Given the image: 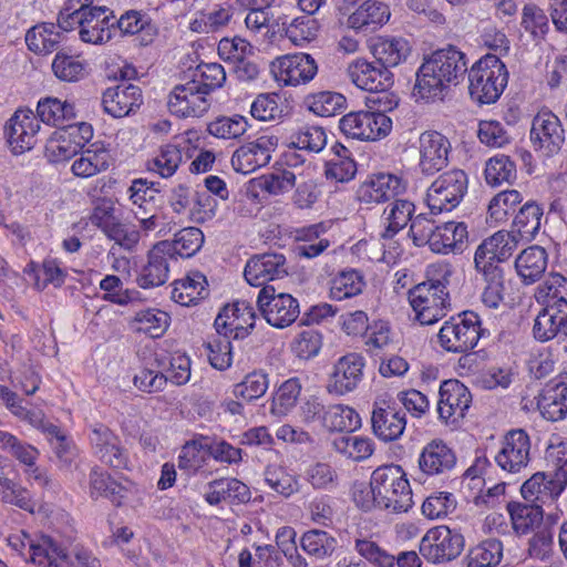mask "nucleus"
Segmentation results:
<instances>
[{
    "mask_svg": "<svg viewBox=\"0 0 567 567\" xmlns=\"http://www.w3.org/2000/svg\"><path fill=\"white\" fill-rule=\"evenodd\" d=\"M467 235L464 223L446 221L436 226L429 247L435 254H460L465 248Z\"/></svg>",
    "mask_w": 567,
    "mask_h": 567,
    "instance_id": "33",
    "label": "nucleus"
},
{
    "mask_svg": "<svg viewBox=\"0 0 567 567\" xmlns=\"http://www.w3.org/2000/svg\"><path fill=\"white\" fill-rule=\"evenodd\" d=\"M336 452L353 461H363L374 452V442L365 436L341 435L332 441Z\"/></svg>",
    "mask_w": 567,
    "mask_h": 567,
    "instance_id": "56",
    "label": "nucleus"
},
{
    "mask_svg": "<svg viewBox=\"0 0 567 567\" xmlns=\"http://www.w3.org/2000/svg\"><path fill=\"white\" fill-rule=\"evenodd\" d=\"M484 174L488 185L511 184L516 179V165L509 156L496 155L486 162Z\"/></svg>",
    "mask_w": 567,
    "mask_h": 567,
    "instance_id": "61",
    "label": "nucleus"
},
{
    "mask_svg": "<svg viewBox=\"0 0 567 567\" xmlns=\"http://www.w3.org/2000/svg\"><path fill=\"white\" fill-rule=\"evenodd\" d=\"M530 440L522 429L511 430L504 436L501 450L494 456L496 464L508 474H517L529 463Z\"/></svg>",
    "mask_w": 567,
    "mask_h": 567,
    "instance_id": "21",
    "label": "nucleus"
},
{
    "mask_svg": "<svg viewBox=\"0 0 567 567\" xmlns=\"http://www.w3.org/2000/svg\"><path fill=\"white\" fill-rule=\"evenodd\" d=\"M503 558V543L486 539L468 549L462 560L464 567H496Z\"/></svg>",
    "mask_w": 567,
    "mask_h": 567,
    "instance_id": "45",
    "label": "nucleus"
},
{
    "mask_svg": "<svg viewBox=\"0 0 567 567\" xmlns=\"http://www.w3.org/2000/svg\"><path fill=\"white\" fill-rule=\"evenodd\" d=\"M468 187V178L462 169L441 174L429 187L426 203L432 215L451 212L460 205Z\"/></svg>",
    "mask_w": 567,
    "mask_h": 567,
    "instance_id": "8",
    "label": "nucleus"
},
{
    "mask_svg": "<svg viewBox=\"0 0 567 567\" xmlns=\"http://www.w3.org/2000/svg\"><path fill=\"white\" fill-rule=\"evenodd\" d=\"M40 122L59 126L65 121L75 117V109L72 103L55 97H47L39 101L37 114Z\"/></svg>",
    "mask_w": 567,
    "mask_h": 567,
    "instance_id": "53",
    "label": "nucleus"
},
{
    "mask_svg": "<svg viewBox=\"0 0 567 567\" xmlns=\"http://www.w3.org/2000/svg\"><path fill=\"white\" fill-rule=\"evenodd\" d=\"M54 75L64 82H78L84 78L86 64L79 56L58 52L52 62Z\"/></svg>",
    "mask_w": 567,
    "mask_h": 567,
    "instance_id": "64",
    "label": "nucleus"
},
{
    "mask_svg": "<svg viewBox=\"0 0 567 567\" xmlns=\"http://www.w3.org/2000/svg\"><path fill=\"white\" fill-rule=\"evenodd\" d=\"M113 163L110 150L102 142H95L89 148L81 152L71 167L72 173L78 177H92L109 169Z\"/></svg>",
    "mask_w": 567,
    "mask_h": 567,
    "instance_id": "36",
    "label": "nucleus"
},
{
    "mask_svg": "<svg viewBox=\"0 0 567 567\" xmlns=\"http://www.w3.org/2000/svg\"><path fill=\"white\" fill-rule=\"evenodd\" d=\"M300 546L303 551L316 559L330 557L338 546V540L322 529H310L302 534Z\"/></svg>",
    "mask_w": 567,
    "mask_h": 567,
    "instance_id": "52",
    "label": "nucleus"
},
{
    "mask_svg": "<svg viewBox=\"0 0 567 567\" xmlns=\"http://www.w3.org/2000/svg\"><path fill=\"white\" fill-rule=\"evenodd\" d=\"M254 307L245 301H236L233 305L225 306L215 319L214 327L218 334H233L234 338H243L247 333V328L241 323H247L250 329L255 324Z\"/></svg>",
    "mask_w": 567,
    "mask_h": 567,
    "instance_id": "31",
    "label": "nucleus"
},
{
    "mask_svg": "<svg viewBox=\"0 0 567 567\" xmlns=\"http://www.w3.org/2000/svg\"><path fill=\"white\" fill-rule=\"evenodd\" d=\"M450 141L436 131H427L420 135L419 167L424 175H434L443 169L449 162Z\"/></svg>",
    "mask_w": 567,
    "mask_h": 567,
    "instance_id": "25",
    "label": "nucleus"
},
{
    "mask_svg": "<svg viewBox=\"0 0 567 567\" xmlns=\"http://www.w3.org/2000/svg\"><path fill=\"white\" fill-rule=\"evenodd\" d=\"M40 127V121L32 110H17L3 128L11 152L14 155H20L33 148Z\"/></svg>",
    "mask_w": 567,
    "mask_h": 567,
    "instance_id": "14",
    "label": "nucleus"
},
{
    "mask_svg": "<svg viewBox=\"0 0 567 567\" xmlns=\"http://www.w3.org/2000/svg\"><path fill=\"white\" fill-rule=\"evenodd\" d=\"M372 486L377 488L379 508L393 513L408 512L413 506L410 482L400 465H383L372 473Z\"/></svg>",
    "mask_w": 567,
    "mask_h": 567,
    "instance_id": "6",
    "label": "nucleus"
},
{
    "mask_svg": "<svg viewBox=\"0 0 567 567\" xmlns=\"http://www.w3.org/2000/svg\"><path fill=\"white\" fill-rule=\"evenodd\" d=\"M530 141L535 150L550 156L558 153L565 142V130L557 115L550 111L537 113L533 118Z\"/></svg>",
    "mask_w": 567,
    "mask_h": 567,
    "instance_id": "23",
    "label": "nucleus"
},
{
    "mask_svg": "<svg viewBox=\"0 0 567 567\" xmlns=\"http://www.w3.org/2000/svg\"><path fill=\"white\" fill-rule=\"evenodd\" d=\"M346 97L338 92L321 91L306 97L308 109L316 115L328 117L340 112L346 106Z\"/></svg>",
    "mask_w": 567,
    "mask_h": 567,
    "instance_id": "59",
    "label": "nucleus"
},
{
    "mask_svg": "<svg viewBox=\"0 0 567 567\" xmlns=\"http://www.w3.org/2000/svg\"><path fill=\"white\" fill-rule=\"evenodd\" d=\"M370 50L374 60L391 70L408 59L411 47L402 37L385 35L375 38Z\"/></svg>",
    "mask_w": 567,
    "mask_h": 567,
    "instance_id": "35",
    "label": "nucleus"
},
{
    "mask_svg": "<svg viewBox=\"0 0 567 567\" xmlns=\"http://www.w3.org/2000/svg\"><path fill=\"white\" fill-rule=\"evenodd\" d=\"M522 239L509 230H498L484 239L474 255L475 269L501 268L512 257Z\"/></svg>",
    "mask_w": 567,
    "mask_h": 567,
    "instance_id": "15",
    "label": "nucleus"
},
{
    "mask_svg": "<svg viewBox=\"0 0 567 567\" xmlns=\"http://www.w3.org/2000/svg\"><path fill=\"white\" fill-rule=\"evenodd\" d=\"M404 189L405 185L400 177L380 173L372 175L359 186L357 197L360 204L377 205L396 197Z\"/></svg>",
    "mask_w": 567,
    "mask_h": 567,
    "instance_id": "29",
    "label": "nucleus"
},
{
    "mask_svg": "<svg viewBox=\"0 0 567 567\" xmlns=\"http://www.w3.org/2000/svg\"><path fill=\"white\" fill-rule=\"evenodd\" d=\"M30 550L32 563L39 567H62L69 557L51 538H43L41 543L31 545Z\"/></svg>",
    "mask_w": 567,
    "mask_h": 567,
    "instance_id": "63",
    "label": "nucleus"
},
{
    "mask_svg": "<svg viewBox=\"0 0 567 567\" xmlns=\"http://www.w3.org/2000/svg\"><path fill=\"white\" fill-rule=\"evenodd\" d=\"M550 16L536 3H526L522 9L520 25L533 41L542 42L550 31Z\"/></svg>",
    "mask_w": 567,
    "mask_h": 567,
    "instance_id": "49",
    "label": "nucleus"
},
{
    "mask_svg": "<svg viewBox=\"0 0 567 567\" xmlns=\"http://www.w3.org/2000/svg\"><path fill=\"white\" fill-rule=\"evenodd\" d=\"M257 307L266 321L279 329L292 324L300 315L298 300L289 293H276L272 286L259 290Z\"/></svg>",
    "mask_w": 567,
    "mask_h": 567,
    "instance_id": "11",
    "label": "nucleus"
},
{
    "mask_svg": "<svg viewBox=\"0 0 567 567\" xmlns=\"http://www.w3.org/2000/svg\"><path fill=\"white\" fill-rule=\"evenodd\" d=\"M127 193L133 215L162 213L164 196L155 187V183L142 178L134 179Z\"/></svg>",
    "mask_w": 567,
    "mask_h": 567,
    "instance_id": "34",
    "label": "nucleus"
},
{
    "mask_svg": "<svg viewBox=\"0 0 567 567\" xmlns=\"http://www.w3.org/2000/svg\"><path fill=\"white\" fill-rule=\"evenodd\" d=\"M507 511L511 516L512 525L517 534L525 535L538 526L544 516L540 504H524L519 502H509Z\"/></svg>",
    "mask_w": 567,
    "mask_h": 567,
    "instance_id": "44",
    "label": "nucleus"
},
{
    "mask_svg": "<svg viewBox=\"0 0 567 567\" xmlns=\"http://www.w3.org/2000/svg\"><path fill=\"white\" fill-rule=\"evenodd\" d=\"M456 463L455 451L441 439L426 443L417 458L420 475L426 478L449 476L456 467Z\"/></svg>",
    "mask_w": 567,
    "mask_h": 567,
    "instance_id": "20",
    "label": "nucleus"
},
{
    "mask_svg": "<svg viewBox=\"0 0 567 567\" xmlns=\"http://www.w3.org/2000/svg\"><path fill=\"white\" fill-rule=\"evenodd\" d=\"M169 316L159 309H144L136 312L134 328L151 338L162 337L169 326Z\"/></svg>",
    "mask_w": 567,
    "mask_h": 567,
    "instance_id": "57",
    "label": "nucleus"
},
{
    "mask_svg": "<svg viewBox=\"0 0 567 567\" xmlns=\"http://www.w3.org/2000/svg\"><path fill=\"white\" fill-rule=\"evenodd\" d=\"M452 275L450 264H431L426 268V280L409 290V302L420 324H434L446 316L451 307L447 286Z\"/></svg>",
    "mask_w": 567,
    "mask_h": 567,
    "instance_id": "2",
    "label": "nucleus"
},
{
    "mask_svg": "<svg viewBox=\"0 0 567 567\" xmlns=\"http://www.w3.org/2000/svg\"><path fill=\"white\" fill-rule=\"evenodd\" d=\"M371 425L373 434L380 441H396L406 427L405 412L392 400H377L373 403Z\"/></svg>",
    "mask_w": 567,
    "mask_h": 567,
    "instance_id": "16",
    "label": "nucleus"
},
{
    "mask_svg": "<svg viewBox=\"0 0 567 567\" xmlns=\"http://www.w3.org/2000/svg\"><path fill=\"white\" fill-rule=\"evenodd\" d=\"M286 37L296 45L311 42L318 35L319 23L312 14L300 16L282 23Z\"/></svg>",
    "mask_w": 567,
    "mask_h": 567,
    "instance_id": "58",
    "label": "nucleus"
},
{
    "mask_svg": "<svg viewBox=\"0 0 567 567\" xmlns=\"http://www.w3.org/2000/svg\"><path fill=\"white\" fill-rule=\"evenodd\" d=\"M364 358L358 353H348L334 364L328 384V391L343 395L357 389L363 377Z\"/></svg>",
    "mask_w": 567,
    "mask_h": 567,
    "instance_id": "30",
    "label": "nucleus"
},
{
    "mask_svg": "<svg viewBox=\"0 0 567 567\" xmlns=\"http://www.w3.org/2000/svg\"><path fill=\"white\" fill-rule=\"evenodd\" d=\"M543 208L536 202L525 203L516 214L512 231L522 240H532L539 231Z\"/></svg>",
    "mask_w": 567,
    "mask_h": 567,
    "instance_id": "46",
    "label": "nucleus"
},
{
    "mask_svg": "<svg viewBox=\"0 0 567 567\" xmlns=\"http://www.w3.org/2000/svg\"><path fill=\"white\" fill-rule=\"evenodd\" d=\"M207 437L198 436L186 442L178 455V467L189 473L197 472L205 463Z\"/></svg>",
    "mask_w": 567,
    "mask_h": 567,
    "instance_id": "62",
    "label": "nucleus"
},
{
    "mask_svg": "<svg viewBox=\"0 0 567 567\" xmlns=\"http://www.w3.org/2000/svg\"><path fill=\"white\" fill-rule=\"evenodd\" d=\"M204 284H206V278L199 272L178 280L172 290V299L182 306L196 305L208 296V290Z\"/></svg>",
    "mask_w": 567,
    "mask_h": 567,
    "instance_id": "48",
    "label": "nucleus"
},
{
    "mask_svg": "<svg viewBox=\"0 0 567 567\" xmlns=\"http://www.w3.org/2000/svg\"><path fill=\"white\" fill-rule=\"evenodd\" d=\"M94 0H68L59 12L58 27L69 32L80 28V39L92 44L109 42L115 37L114 12Z\"/></svg>",
    "mask_w": 567,
    "mask_h": 567,
    "instance_id": "3",
    "label": "nucleus"
},
{
    "mask_svg": "<svg viewBox=\"0 0 567 567\" xmlns=\"http://www.w3.org/2000/svg\"><path fill=\"white\" fill-rule=\"evenodd\" d=\"M143 93L138 85L120 83L107 87L102 94V106L105 113L115 118L134 114L143 104Z\"/></svg>",
    "mask_w": 567,
    "mask_h": 567,
    "instance_id": "26",
    "label": "nucleus"
},
{
    "mask_svg": "<svg viewBox=\"0 0 567 567\" xmlns=\"http://www.w3.org/2000/svg\"><path fill=\"white\" fill-rule=\"evenodd\" d=\"M546 460L553 461V473L537 472L532 475L520 487L525 501L542 506L556 501L567 486V457L558 447H549L546 451Z\"/></svg>",
    "mask_w": 567,
    "mask_h": 567,
    "instance_id": "5",
    "label": "nucleus"
},
{
    "mask_svg": "<svg viewBox=\"0 0 567 567\" xmlns=\"http://www.w3.org/2000/svg\"><path fill=\"white\" fill-rule=\"evenodd\" d=\"M269 378L262 370L248 373L244 380L234 385L233 394L237 399L252 401L261 398L268 390Z\"/></svg>",
    "mask_w": 567,
    "mask_h": 567,
    "instance_id": "60",
    "label": "nucleus"
},
{
    "mask_svg": "<svg viewBox=\"0 0 567 567\" xmlns=\"http://www.w3.org/2000/svg\"><path fill=\"white\" fill-rule=\"evenodd\" d=\"M347 73L357 87L379 94L377 97L385 100V95H394L390 92L394 75L377 60L357 59L349 64Z\"/></svg>",
    "mask_w": 567,
    "mask_h": 567,
    "instance_id": "12",
    "label": "nucleus"
},
{
    "mask_svg": "<svg viewBox=\"0 0 567 567\" xmlns=\"http://www.w3.org/2000/svg\"><path fill=\"white\" fill-rule=\"evenodd\" d=\"M161 243H167L169 245V258L176 257L189 258L193 257L204 244V234L197 227H186L178 230L174 235V239L162 240Z\"/></svg>",
    "mask_w": 567,
    "mask_h": 567,
    "instance_id": "47",
    "label": "nucleus"
},
{
    "mask_svg": "<svg viewBox=\"0 0 567 567\" xmlns=\"http://www.w3.org/2000/svg\"><path fill=\"white\" fill-rule=\"evenodd\" d=\"M322 426L329 431L353 432L361 426V417L354 409L348 405L329 404Z\"/></svg>",
    "mask_w": 567,
    "mask_h": 567,
    "instance_id": "51",
    "label": "nucleus"
},
{
    "mask_svg": "<svg viewBox=\"0 0 567 567\" xmlns=\"http://www.w3.org/2000/svg\"><path fill=\"white\" fill-rule=\"evenodd\" d=\"M390 10L383 2L367 0L360 4L349 17L348 23L352 29L374 31L388 22Z\"/></svg>",
    "mask_w": 567,
    "mask_h": 567,
    "instance_id": "40",
    "label": "nucleus"
},
{
    "mask_svg": "<svg viewBox=\"0 0 567 567\" xmlns=\"http://www.w3.org/2000/svg\"><path fill=\"white\" fill-rule=\"evenodd\" d=\"M468 92L480 104L495 103L508 82V71L501 58L487 53L468 69Z\"/></svg>",
    "mask_w": 567,
    "mask_h": 567,
    "instance_id": "4",
    "label": "nucleus"
},
{
    "mask_svg": "<svg viewBox=\"0 0 567 567\" xmlns=\"http://www.w3.org/2000/svg\"><path fill=\"white\" fill-rule=\"evenodd\" d=\"M533 337L538 342H548L567 338V300L556 299L547 302L534 320Z\"/></svg>",
    "mask_w": 567,
    "mask_h": 567,
    "instance_id": "19",
    "label": "nucleus"
},
{
    "mask_svg": "<svg viewBox=\"0 0 567 567\" xmlns=\"http://www.w3.org/2000/svg\"><path fill=\"white\" fill-rule=\"evenodd\" d=\"M484 332L480 316L474 311H463L443 323L437 339L445 351L465 353L477 346Z\"/></svg>",
    "mask_w": 567,
    "mask_h": 567,
    "instance_id": "7",
    "label": "nucleus"
},
{
    "mask_svg": "<svg viewBox=\"0 0 567 567\" xmlns=\"http://www.w3.org/2000/svg\"><path fill=\"white\" fill-rule=\"evenodd\" d=\"M89 483L92 498L103 496L120 505L125 496V488L97 466L92 468Z\"/></svg>",
    "mask_w": 567,
    "mask_h": 567,
    "instance_id": "54",
    "label": "nucleus"
},
{
    "mask_svg": "<svg viewBox=\"0 0 567 567\" xmlns=\"http://www.w3.org/2000/svg\"><path fill=\"white\" fill-rule=\"evenodd\" d=\"M288 275L287 260L282 254L264 252L248 259L244 277L250 286L260 287L267 281Z\"/></svg>",
    "mask_w": 567,
    "mask_h": 567,
    "instance_id": "27",
    "label": "nucleus"
},
{
    "mask_svg": "<svg viewBox=\"0 0 567 567\" xmlns=\"http://www.w3.org/2000/svg\"><path fill=\"white\" fill-rule=\"evenodd\" d=\"M270 71L278 83L297 86L311 81L318 72V65L310 54L297 53L276 59Z\"/></svg>",
    "mask_w": 567,
    "mask_h": 567,
    "instance_id": "17",
    "label": "nucleus"
},
{
    "mask_svg": "<svg viewBox=\"0 0 567 567\" xmlns=\"http://www.w3.org/2000/svg\"><path fill=\"white\" fill-rule=\"evenodd\" d=\"M537 408L548 421L564 420L567 415V384L564 381L548 383L539 395Z\"/></svg>",
    "mask_w": 567,
    "mask_h": 567,
    "instance_id": "37",
    "label": "nucleus"
},
{
    "mask_svg": "<svg viewBox=\"0 0 567 567\" xmlns=\"http://www.w3.org/2000/svg\"><path fill=\"white\" fill-rule=\"evenodd\" d=\"M165 369V353H152L134 375L133 383L140 391L146 393L162 391L166 385Z\"/></svg>",
    "mask_w": 567,
    "mask_h": 567,
    "instance_id": "38",
    "label": "nucleus"
},
{
    "mask_svg": "<svg viewBox=\"0 0 567 567\" xmlns=\"http://www.w3.org/2000/svg\"><path fill=\"white\" fill-rule=\"evenodd\" d=\"M415 206L408 199H394L383 210V230L380 233L382 239H392L405 226L411 223Z\"/></svg>",
    "mask_w": 567,
    "mask_h": 567,
    "instance_id": "41",
    "label": "nucleus"
},
{
    "mask_svg": "<svg viewBox=\"0 0 567 567\" xmlns=\"http://www.w3.org/2000/svg\"><path fill=\"white\" fill-rule=\"evenodd\" d=\"M168 110L172 114L181 117H200L209 109L210 103L206 95L187 81L185 84L176 85L168 96Z\"/></svg>",
    "mask_w": 567,
    "mask_h": 567,
    "instance_id": "28",
    "label": "nucleus"
},
{
    "mask_svg": "<svg viewBox=\"0 0 567 567\" xmlns=\"http://www.w3.org/2000/svg\"><path fill=\"white\" fill-rule=\"evenodd\" d=\"M203 498L210 506L245 505L251 499L248 485L236 477H220L208 482L204 487Z\"/></svg>",
    "mask_w": 567,
    "mask_h": 567,
    "instance_id": "24",
    "label": "nucleus"
},
{
    "mask_svg": "<svg viewBox=\"0 0 567 567\" xmlns=\"http://www.w3.org/2000/svg\"><path fill=\"white\" fill-rule=\"evenodd\" d=\"M90 221L110 240L125 250H134L140 241L137 228L120 220L115 215L114 203L109 198H102L96 203L90 216Z\"/></svg>",
    "mask_w": 567,
    "mask_h": 567,
    "instance_id": "9",
    "label": "nucleus"
},
{
    "mask_svg": "<svg viewBox=\"0 0 567 567\" xmlns=\"http://www.w3.org/2000/svg\"><path fill=\"white\" fill-rule=\"evenodd\" d=\"M278 146V137L275 135H261L252 142L238 147L231 156V166L241 174H250L266 166L271 154Z\"/></svg>",
    "mask_w": 567,
    "mask_h": 567,
    "instance_id": "22",
    "label": "nucleus"
},
{
    "mask_svg": "<svg viewBox=\"0 0 567 567\" xmlns=\"http://www.w3.org/2000/svg\"><path fill=\"white\" fill-rule=\"evenodd\" d=\"M225 81L226 72L219 63H200L193 71L192 79L189 80L206 96L216 89L221 87Z\"/></svg>",
    "mask_w": 567,
    "mask_h": 567,
    "instance_id": "55",
    "label": "nucleus"
},
{
    "mask_svg": "<svg viewBox=\"0 0 567 567\" xmlns=\"http://www.w3.org/2000/svg\"><path fill=\"white\" fill-rule=\"evenodd\" d=\"M62 40V33L56 30L54 23L43 22L29 29L25 34V43L35 54H49L53 52Z\"/></svg>",
    "mask_w": 567,
    "mask_h": 567,
    "instance_id": "43",
    "label": "nucleus"
},
{
    "mask_svg": "<svg viewBox=\"0 0 567 567\" xmlns=\"http://www.w3.org/2000/svg\"><path fill=\"white\" fill-rule=\"evenodd\" d=\"M472 403L467 386L456 379L445 380L439 390L437 413L445 424H455L462 420Z\"/></svg>",
    "mask_w": 567,
    "mask_h": 567,
    "instance_id": "18",
    "label": "nucleus"
},
{
    "mask_svg": "<svg viewBox=\"0 0 567 567\" xmlns=\"http://www.w3.org/2000/svg\"><path fill=\"white\" fill-rule=\"evenodd\" d=\"M377 104V111H368L370 124H367L365 141H375L386 136L392 128V120L385 114L398 106L399 100L395 95H385V100L375 97L370 100Z\"/></svg>",
    "mask_w": 567,
    "mask_h": 567,
    "instance_id": "42",
    "label": "nucleus"
},
{
    "mask_svg": "<svg viewBox=\"0 0 567 567\" xmlns=\"http://www.w3.org/2000/svg\"><path fill=\"white\" fill-rule=\"evenodd\" d=\"M169 245L167 243H157L150 250L147 256V264L142 268L137 284L140 287L147 289L158 287L165 284L168 279V259Z\"/></svg>",
    "mask_w": 567,
    "mask_h": 567,
    "instance_id": "32",
    "label": "nucleus"
},
{
    "mask_svg": "<svg viewBox=\"0 0 567 567\" xmlns=\"http://www.w3.org/2000/svg\"><path fill=\"white\" fill-rule=\"evenodd\" d=\"M548 256L540 246L524 249L515 260V269L525 285L538 281L546 271Z\"/></svg>",
    "mask_w": 567,
    "mask_h": 567,
    "instance_id": "39",
    "label": "nucleus"
},
{
    "mask_svg": "<svg viewBox=\"0 0 567 567\" xmlns=\"http://www.w3.org/2000/svg\"><path fill=\"white\" fill-rule=\"evenodd\" d=\"M90 443L93 454L105 465L123 470L130 463L128 451L122 445L121 439L103 423L90 426Z\"/></svg>",
    "mask_w": 567,
    "mask_h": 567,
    "instance_id": "13",
    "label": "nucleus"
},
{
    "mask_svg": "<svg viewBox=\"0 0 567 567\" xmlns=\"http://www.w3.org/2000/svg\"><path fill=\"white\" fill-rule=\"evenodd\" d=\"M365 281L355 269L342 270L330 280L329 296L333 300H344L360 295Z\"/></svg>",
    "mask_w": 567,
    "mask_h": 567,
    "instance_id": "50",
    "label": "nucleus"
},
{
    "mask_svg": "<svg viewBox=\"0 0 567 567\" xmlns=\"http://www.w3.org/2000/svg\"><path fill=\"white\" fill-rule=\"evenodd\" d=\"M464 544L461 533L441 525L426 532L420 543V553L427 561L442 564L457 558Z\"/></svg>",
    "mask_w": 567,
    "mask_h": 567,
    "instance_id": "10",
    "label": "nucleus"
},
{
    "mask_svg": "<svg viewBox=\"0 0 567 567\" xmlns=\"http://www.w3.org/2000/svg\"><path fill=\"white\" fill-rule=\"evenodd\" d=\"M467 72V55L457 47L437 49L417 69L413 95L426 101L441 99L451 85L463 82Z\"/></svg>",
    "mask_w": 567,
    "mask_h": 567,
    "instance_id": "1",
    "label": "nucleus"
}]
</instances>
